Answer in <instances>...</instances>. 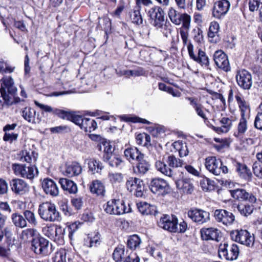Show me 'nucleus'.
I'll return each instance as SVG.
<instances>
[{"label": "nucleus", "instance_id": "f257e3e1", "mask_svg": "<svg viewBox=\"0 0 262 262\" xmlns=\"http://www.w3.org/2000/svg\"><path fill=\"white\" fill-rule=\"evenodd\" d=\"M168 15L173 24L176 25L182 24V27L180 28V34L184 45H187L190 26V16L187 13H180L172 7L169 9Z\"/></svg>", "mask_w": 262, "mask_h": 262}, {"label": "nucleus", "instance_id": "f03ea898", "mask_svg": "<svg viewBox=\"0 0 262 262\" xmlns=\"http://www.w3.org/2000/svg\"><path fill=\"white\" fill-rule=\"evenodd\" d=\"M16 92L13 78L10 76L3 78L0 86V107L4 104L12 105Z\"/></svg>", "mask_w": 262, "mask_h": 262}, {"label": "nucleus", "instance_id": "7ed1b4c3", "mask_svg": "<svg viewBox=\"0 0 262 262\" xmlns=\"http://www.w3.org/2000/svg\"><path fill=\"white\" fill-rule=\"evenodd\" d=\"M158 225L160 228L171 232L183 233L187 228V224L185 221H182L178 224L176 217H170L168 215H163L158 222Z\"/></svg>", "mask_w": 262, "mask_h": 262}, {"label": "nucleus", "instance_id": "20e7f679", "mask_svg": "<svg viewBox=\"0 0 262 262\" xmlns=\"http://www.w3.org/2000/svg\"><path fill=\"white\" fill-rule=\"evenodd\" d=\"M38 213L40 217L46 222H59L61 219L56 205L50 202H46L40 204Z\"/></svg>", "mask_w": 262, "mask_h": 262}, {"label": "nucleus", "instance_id": "39448f33", "mask_svg": "<svg viewBox=\"0 0 262 262\" xmlns=\"http://www.w3.org/2000/svg\"><path fill=\"white\" fill-rule=\"evenodd\" d=\"M166 162L168 164L169 167L164 162L160 160L156 162L155 167L158 171L169 177H172L173 176V171L170 167L178 168L182 167L183 165L182 160L172 155L168 156Z\"/></svg>", "mask_w": 262, "mask_h": 262}, {"label": "nucleus", "instance_id": "423d86ee", "mask_svg": "<svg viewBox=\"0 0 262 262\" xmlns=\"http://www.w3.org/2000/svg\"><path fill=\"white\" fill-rule=\"evenodd\" d=\"M105 211L110 214L120 215L131 211L129 205L128 207L125 205L123 201L112 199L104 205Z\"/></svg>", "mask_w": 262, "mask_h": 262}, {"label": "nucleus", "instance_id": "0eeeda50", "mask_svg": "<svg viewBox=\"0 0 262 262\" xmlns=\"http://www.w3.org/2000/svg\"><path fill=\"white\" fill-rule=\"evenodd\" d=\"M205 165L206 169L215 176H220L229 172L228 168L223 164L221 160L214 156L207 157L205 159Z\"/></svg>", "mask_w": 262, "mask_h": 262}, {"label": "nucleus", "instance_id": "6e6552de", "mask_svg": "<svg viewBox=\"0 0 262 262\" xmlns=\"http://www.w3.org/2000/svg\"><path fill=\"white\" fill-rule=\"evenodd\" d=\"M12 168L16 176L30 180L33 179L38 173L36 167L30 164L15 163L12 165Z\"/></svg>", "mask_w": 262, "mask_h": 262}, {"label": "nucleus", "instance_id": "1a4fd4ad", "mask_svg": "<svg viewBox=\"0 0 262 262\" xmlns=\"http://www.w3.org/2000/svg\"><path fill=\"white\" fill-rule=\"evenodd\" d=\"M218 253L221 258L228 260H233L237 259L238 256L239 248L236 244L229 245L225 243L223 244H220Z\"/></svg>", "mask_w": 262, "mask_h": 262}, {"label": "nucleus", "instance_id": "9d476101", "mask_svg": "<svg viewBox=\"0 0 262 262\" xmlns=\"http://www.w3.org/2000/svg\"><path fill=\"white\" fill-rule=\"evenodd\" d=\"M231 237L233 241L248 247L254 244V236L246 230L233 231L231 233Z\"/></svg>", "mask_w": 262, "mask_h": 262}, {"label": "nucleus", "instance_id": "9b49d317", "mask_svg": "<svg viewBox=\"0 0 262 262\" xmlns=\"http://www.w3.org/2000/svg\"><path fill=\"white\" fill-rule=\"evenodd\" d=\"M230 5V3L228 0L216 1L212 9V16L216 19H222L228 12Z\"/></svg>", "mask_w": 262, "mask_h": 262}, {"label": "nucleus", "instance_id": "f8f14e48", "mask_svg": "<svg viewBox=\"0 0 262 262\" xmlns=\"http://www.w3.org/2000/svg\"><path fill=\"white\" fill-rule=\"evenodd\" d=\"M151 191L158 195H165L170 191L168 183L161 178L152 179L149 184Z\"/></svg>", "mask_w": 262, "mask_h": 262}, {"label": "nucleus", "instance_id": "ddd939ff", "mask_svg": "<svg viewBox=\"0 0 262 262\" xmlns=\"http://www.w3.org/2000/svg\"><path fill=\"white\" fill-rule=\"evenodd\" d=\"M32 249L37 254L46 255L51 252L49 242L43 237H37L32 241Z\"/></svg>", "mask_w": 262, "mask_h": 262}, {"label": "nucleus", "instance_id": "4468645a", "mask_svg": "<svg viewBox=\"0 0 262 262\" xmlns=\"http://www.w3.org/2000/svg\"><path fill=\"white\" fill-rule=\"evenodd\" d=\"M186 45L187 46L188 52L191 59L202 66L205 67L209 66V59L204 51L201 49H199L198 55H196L194 53L193 45L188 40Z\"/></svg>", "mask_w": 262, "mask_h": 262}, {"label": "nucleus", "instance_id": "2eb2a0df", "mask_svg": "<svg viewBox=\"0 0 262 262\" xmlns=\"http://www.w3.org/2000/svg\"><path fill=\"white\" fill-rule=\"evenodd\" d=\"M214 217L217 222L227 226L231 225L235 221L234 214L225 209H216L214 212Z\"/></svg>", "mask_w": 262, "mask_h": 262}, {"label": "nucleus", "instance_id": "dca6fc26", "mask_svg": "<svg viewBox=\"0 0 262 262\" xmlns=\"http://www.w3.org/2000/svg\"><path fill=\"white\" fill-rule=\"evenodd\" d=\"M236 79L238 85L244 90H249L252 86V76L246 70H241L237 72Z\"/></svg>", "mask_w": 262, "mask_h": 262}, {"label": "nucleus", "instance_id": "f3484780", "mask_svg": "<svg viewBox=\"0 0 262 262\" xmlns=\"http://www.w3.org/2000/svg\"><path fill=\"white\" fill-rule=\"evenodd\" d=\"M188 216L198 224H203L210 220V213L202 209H191L188 211Z\"/></svg>", "mask_w": 262, "mask_h": 262}, {"label": "nucleus", "instance_id": "a211bd4d", "mask_svg": "<svg viewBox=\"0 0 262 262\" xmlns=\"http://www.w3.org/2000/svg\"><path fill=\"white\" fill-rule=\"evenodd\" d=\"M213 59L217 67L222 69L225 72H229L231 70L229 61L227 55L221 50L215 52L213 55Z\"/></svg>", "mask_w": 262, "mask_h": 262}, {"label": "nucleus", "instance_id": "6ab92c4d", "mask_svg": "<svg viewBox=\"0 0 262 262\" xmlns=\"http://www.w3.org/2000/svg\"><path fill=\"white\" fill-rule=\"evenodd\" d=\"M232 196L237 200L241 201H247L251 203H255L256 198L252 193L247 192L244 189H236L230 190Z\"/></svg>", "mask_w": 262, "mask_h": 262}, {"label": "nucleus", "instance_id": "aec40b11", "mask_svg": "<svg viewBox=\"0 0 262 262\" xmlns=\"http://www.w3.org/2000/svg\"><path fill=\"white\" fill-rule=\"evenodd\" d=\"M12 190L16 194H23L29 190L28 184L23 180L13 179L10 182Z\"/></svg>", "mask_w": 262, "mask_h": 262}, {"label": "nucleus", "instance_id": "412c9836", "mask_svg": "<svg viewBox=\"0 0 262 262\" xmlns=\"http://www.w3.org/2000/svg\"><path fill=\"white\" fill-rule=\"evenodd\" d=\"M42 187L47 194L55 196L59 194V189L57 184L51 179H45L42 183Z\"/></svg>", "mask_w": 262, "mask_h": 262}, {"label": "nucleus", "instance_id": "4be33fe9", "mask_svg": "<svg viewBox=\"0 0 262 262\" xmlns=\"http://www.w3.org/2000/svg\"><path fill=\"white\" fill-rule=\"evenodd\" d=\"M82 170V167L79 163L74 162L66 164L62 172L64 175L71 177L79 175L81 173Z\"/></svg>", "mask_w": 262, "mask_h": 262}, {"label": "nucleus", "instance_id": "5701e85b", "mask_svg": "<svg viewBox=\"0 0 262 262\" xmlns=\"http://www.w3.org/2000/svg\"><path fill=\"white\" fill-rule=\"evenodd\" d=\"M124 155L126 159L130 162L138 161L144 158V155L139 149L135 147H128L124 150Z\"/></svg>", "mask_w": 262, "mask_h": 262}, {"label": "nucleus", "instance_id": "b1692460", "mask_svg": "<svg viewBox=\"0 0 262 262\" xmlns=\"http://www.w3.org/2000/svg\"><path fill=\"white\" fill-rule=\"evenodd\" d=\"M177 187L183 193L191 194L194 190V186L191 180L187 178L182 179L176 182Z\"/></svg>", "mask_w": 262, "mask_h": 262}, {"label": "nucleus", "instance_id": "393cba45", "mask_svg": "<svg viewBox=\"0 0 262 262\" xmlns=\"http://www.w3.org/2000/svg\"><path fill=\"white\" fill-rule=\"evenodd\" d=\"M234 166L236 171L240 178L247 181L251 180L252 174L250 169L245 164L236 162Z\"/></svg>", "mask_w": 262, "mask_h": 262}, {"label": "nucleus", "instance_id": "a878e982", "mask_svg": "<svg viewBox=\"0 0 262 262\" xmlns=\"http://www.w3.org/2000/svg\"><path fill=\"white\" fill-rule=\"evenodd\" d=\"M202 238L204 240H217L220 232L215 228H202L201 230Z\"/></svg>", "mask_w": 262, "mask_h": 262}, {"label": "nucleus", "instance_id": "bb28decb", "mask_svg": "<svg viewBox=\"0 0 262 262\" xmlns=\"http://www.w3.org/2000/svg\"><path fill=\"white\" fill-rule=\"evenodd\" d=\"M219 126H212V129L217 133H226L231 128L232 125V120L227 117H223L220 120Z\"/></svg>", "mask_w": 262, "mask_h": 262}, {"label": "nucleus", "instance_id": "cd10ccee", "mask_svg": "<svg viewBox=\"0 0 262 262\" xmlns=\"http://www.w3.org/2000/svg\"><path fill=\"white\" fill-rule=\"evenodd\" d=\"M90 190L91 193L97 196H103L105 193V188L103 183L99 180H95L90 185Z\"/></svg>", "mask_w": 262, "mask_h": 262}, {"label": "nucleus", "instance_id": "c85d7f7f", "mask_svg": "<svg viewBox=\"0 0 262 262\" xmlns=\"http://www.w3.org/2000/svg\"><path fill=\"white\" fill-rule=\"evenodd\" d=\"M59 183L62 189L69 193L74 194L77 192V185L73 181L66 178H61L59 180Z\"/></svg>", "mask_w": 262, "mask_h": 262}, {"label": "nucleus", "instance_id": "c756f323", "mask_svg": "<svg viewBox=\"0 0 262 262\" xmlns=\"http://www.w3.org/2000/svg\"><path fill=\"white\" fill-rule=\"evenodd\" d=\"M187 99L190 101V104L194 108L197 115L203 118L205 121L208 120L205 114V111L208 112L207 110L205 109L203 106L197 102L196 99L192 97H188Z\"/></svg>", "mask_w": 262, "mask_h": 262}, {"label": "nucleus", "instance_id": "7c9ffc66", "mask_svg": "<svg viewBox=\"0 0 262 262\" xmlns=\"http://www.w3.org/2000/svg\"><path fill=\"white\" fill-rule=\"evenodd\" d=\"M235 99L240 109L241 117L249 118L250 108L249 104L239 95H236Z\"/></svg>", "mask_w": 262, "mask_h": 262}, {"label": "nucleus", "instance_id": "2f4dec72", "mask_svg": "<svg viewBox=\"0 0 262 262\" xmlns=\"http://www.w3.org/2000/svg\"><path fill=\"white\" fill-rule=\"evenodd\" d=\"M249 118L241 117L237 126V129L234 136L239 139H242L248 129L247 120Z\"/></svg>", "mask_w": 262, "mask_h": 262}, {"label": "nucleus", "instance_id": "473e14b6", "mask_svg": "<svg viewBox=\"0 0 262 262\" xmlns=\"http://www.w3.org/2000/svg\"><path fill=\"white\" fill-rule=\"evenodd\" d=\"M138 209L143 215H155L156 207L146 202H140L137 204Z\"/></svg>", "mask_w": 262, "mask_h": 262}, {"label": "nucleus", "instance_id": "72a5a7b5", "mask_svg": "<svg viewBox=\"0 0 262 262\" xmlns=\"http://www.w3.org/2000/svg\"><path fill=\"white\" fill-rule=\"evenodd\" d=\"M23 117L28 122L31 123H36L38 120L36 117V111L31 107H25L22 111Z\"/></svg>", "mask_w": 262, "mask_h": 262}, {"label": "nucleus", "instance_id": "f704fd0d", "mask_svg": "<svg viewBox=\"0 0 262 262\" xmlns=\"http://www.w3.org/2000/svg\"><path fill=\"white\" fill-rule=\"evenodd\" d=\"M138 162L136 167L134 168L135 172L139 174L146 173L150 169L149 163L144 158L137 161Z\"/></svg>", "mask_w": 262, "mask_h": 262}, {"label": "nucleus", "instance_id": "c9c22d12", "mask_svg": "<svg viewBox=\"0 0 262 262\" xmlns=\"http://www.w3.org/2000/svg\"><path fill=\"white\" fill-rule=\"evenodd\" d=\"M38 154L34 150L31 149H26L21 151L20 160L30 163L32 161H36L37 159Z\"/></svg>", "mask_w": 262, "mask_h": 262}, {"label": "nucleus", "instance_id": "e433bc0d", "mask_svg": "<svg viewBox=\"0 0 262 262\" xmlns=\"http://www.w3.org/2000/svg\"><path fill=\"white\" fill-rule=\"evenodd\" d=\"M147 15L152 19H160L164 18V12L162 8L154 6L151 8L147 12Z\"/></svg>", "mask_w": 262, "mask_h": 262}, {"label": "nucleus", "instance_id": "4c0bfd02", "mask_svg": "<svg viewBox=\"0 0 262 262\" xmlns=\"http://www.w3.org/2000/svg\"><path fill=\"white\" fill-rule=\"evenodd\" d=\"M106 159L104 161L108 163L112 167L122 169L125 165L124 161L121 158L115 155L110 157H106Z\"/></svg>", "mask_w": 262, "mask_h": 262}, {"label": "nucleus", "instance_id": "58836bf2", "mask_svg": "<svg viewBox=\"0 0 262 262\" xmlns=\"http://www.w3.org/2000/svg\"><path fill=\"white\" fill-rule=\"evenodd\" d=\"M174 148L179 151L180 157L183 158L188 156L189 149L187 144L185 142L178 141L174 142L173 144Z\"/></svg>", "mask_w": 262, "mask_h": 262}, {"label": "nucleus", "instance_id": "ea45409f", "mask_svg": "<svg viewBox=\"0 0 262 262\" xmlns=\"http://www.w3.org/2000/svg\"><path fill=\"white\" fill-rule=\"evenodd\" d=\"M88 160V164L89 170L93 174L100 173L101 171L103 168V166L100 161L95 159H90Z\"/></svg>", "mask_w": 262, "mask_h": 262}, {"label": "nucleus", "instance_id": "a19ab883", "mask_svg": "<svg viewBox=\"0 0 262 262\" xmlns=\"http://www.w3.org/2000/svg\"><path fill=\"white\" fill-rule=\"evenodd\" d=\"M97 127V124L94 120L85 118L81 128L84 129L86 132L91 133L95 130Z\"/></svg>", "mask_w": 262, "mask_h": 262}, {"label": "nucleus", "instance_id": "79ce46f5", "mask_svg": "<svg viewBox=\"0 0 262 262\" xmlns=\"http://www.w3.org/2000/svg\"><path fill=\"white\" fill-rule=\"evenodd\" d=\"M11 219L14 225L20 228H23L27 226V223L24 216L15 213L12 214Z\"/></svg>", "mask_w": 262, "mask_h": 262}, {"label": "nucleus", "instance_id": "37998d69", "mask_svg": "<svg viewBox=\"0 0 262 262\" xmlns=\"http://www.w3.org/2000/svg\"><path fill=\"white\" fill-rule=\"evenodd\" d=\"M141 243V239L140 237L136 234H134L128 237L127 245V247L130 249L135 250L139 247Z\"/></svg>", "mask_w": 262, "mask_h": 262}, {"label": "nucleus", "instance_id": "c03bdc74", "mask_svg": "<svg viewBox=\"0 0 262 262\" xmlns=\"http://www.w3.org/2000/svg\"><path fill=\"white\" fill-rule=\"evenodd\" d=\"M125 247L124 246L120 245L117 247L113 253L114 260L116 262L122 261L125 256Z\"/></svg>", "mask_w": 262, "mask_h": 262}, {"label": "nucleus", "instance_id": "a18cd8bd", "mask_svg": "<svg viewBox=\"0 0 262 262\" xmlns=\"http://www.w3.org/2000/svg\"><path fill=\"white\" fill-rule=\"evenodd\" d=\"M69 252L64 249H61L56 252L53 257V262H66L67 256H69Z\"/></svg>", "mask_w": 262, "mask_h": 262}, {"label": "nucleus", "instance_id": "49530a36", "mask_svg": "<svg viewBox=\"0 0 262 262\" xmlns=\"http://www.w3.org/2000/svg\"><path fill=\"white\" fill-rule=\"evenodd\" d=\"M237 208L242 215L247 216L252 213L254 207L249 204H241L237 206Z\"/></svg>", "mask_w": 262, "mask_h": 262}, {"label": "nucleus", "instance_id": "de8ad7c7", "mask_svg": "<svg viewBox=\"0 0 262 262\" xmlns=\"http://www.w3.org/2000/svg\"><path fill=\"white\" fill-rule=\"evenodd\" d=\"M108 178L112 184H118L123 181V176L120 172H109Z\"/></svg>", "mask_w": 262, "mask_h": 262}, {"label": "nucleus", "instance_id": "09e8293b", "mask_svg": "<svg viewBox=\"0 0 262 262\" xmlns=\"http://www.w3.org/2000/svg\"><path fill=\"white\" fill-rule=\"evenodd\" d=\"M43 234L50 238L51 239H55V226L54 225H47L42 228Z\"/></svg>", "mask_w": 262, "mask_h": 262}, {"label": "nucleus", "instance_id": "8fccbe9b", "mask_svg": "<svg viewBox=\"0 0 262 262\" xmlns=\"http://www.w3.org/2000/svg\"><path fill=\"white\" fill-rule=\"evenodd\" d=\"M141 180L136 178H129L126 182V186L127 189L129 192H133L135 191L137 186H138L137 184H139V181H141Z\"/></svg>", "mask_w": 262, "mask_h": 262}, {"label": "nucleus", "instance_id": "3c124183", "mask_svg": "<svg viewBox=\"0 0 262 262\" xmlns=\"http://www.w3.org/2000/svg\"><path fill=\"white\" fill-rule=\"evenodd\" d=\"M24 216L26 221H28L31 225L33 226H36L37 225V222L36 216L33 212L30 210H25L24 212Z\"/></svg>", "mask_w": 262, "mask_h": 262}, {"label": "nucleus", "instance_id": "603ef678", "mask_svg": "<svg viewBox=\"0 0 262 262\" xmlns=\"http://www.w3.org/2000/svg\"><path fill=\"white\" fill-rule=\"evenodd\" d=\"M220 29L219 24L216 21L210 23L208 36L210 38H213L217 34Z\"/></svg>", "mask_w": 262, "mask_h": 262}, {"label": "nucleus", "instance_id": "864d4df0", "mask_svg": "<svg viewBox=\"0 0 262 262\" xmlns=\"http://www.w3.org/2000/svg\"><path fill=\"white\" fill-rule=\"evenodd\" d=\"M130 18L135 24L140 25L143 23V18L139 10H135L130 14Z\"/></svg>", "mask_w": 262, "mask_h": 262}, {"label": "nucleus", "instance_id": "5fc2aeb1", "mask_svg": "<svg viewBox=\"0 0 262 262\" xmlns=\"http://www.w3.org/2000/svg\"><path fill=\"white\" fill-rule=\"evenodd\" d=\"M36 230L34 229H26L23 230L20 235V238L24 241H27L35 234Z\"/></svg>", "mask_w": 262, "mask_h": 262}, {"label": "nucleus", "instance_id": "6e6d98bb", "mask_svg": "<svg viewBox=\"0 0 262 262\" xmlns=\"http://www.w3.org/2000/svg\"><path fill=\"white\" fill-rule=\"evenodd\" d=\"M72 113V112L70 111L57 108H55L54 111V114L57 115L59 117L62 119H67L68 120H70V118H71Z\"/></svg>", "mask_w": 262, "mask_h": 262}, {"label": "nucleus", "instance_id": "4d7b16f0", "mask_svg": "<svg viewBox=\"0 0 262 262\" xmlns=\"http://www.w3.org/2000/svg\"><path fill=\"white\" fill-rule=\"evenodd\" d=\"M104 146V155H103V160L106 159V157H110L114 155L113 154V152L114 151V148L112 146V145L110 144V143H105L103 144Z\"/></svg>", "mask_w": 262, "mask_h": 262}, {"label": "nucleus", "instance_id": "13d9d810", "mask_svg": "<svg viewBox=\"0 0 262 262\" xmlns=\"http://www.w3.org/2000/svg\"><path fill=\"white\" fill-rule=\"evenodd\" d=\"M253 171L256 177L262 179V163L255 162L252 166Z\"/></svg>", "mask_w": 262, "mask_h": 262}, {"label": "nucleus", "instance_id": "bf43d9fd", "mask_svg": "<svg viewBox=\"0 0 262 262\" xmlns=\"http://www.w3.org/2000/svg\"><path fill=\"white\" fill-rule=\"evenodd\" d=\"M121 119L128 122H141L144 124H149V122L144 119H141L137 117H130L126 115H123L121 117Z\"/></svg>", "mask_w": 262, "mask_h": 262}, {"label": "nucleus", "instance_id": "052dcab7", "mask_svg": "<svg viewBox=\"0 0 262 262\" xmlns=\"http://www.w3.org/2000/svg\"><path fill=\"white\" fill-rule=\"evenodd\" d=\"M136 189L134 191V194L137 197H142L144 195V186L143 181H139V184H137Z\"/></svg>", "mask_w": 262, "mask_h": 262}, {"label": "nucleus", "instance_id": "680f3d73", "mask_svg": "<svg viewBox=\"0 0 262 262\" xmlns=\"http://www.w3.org/2000/svg\"><path fill=\"white\" fill-rule=\"evenodd\" d=\"M260 4H262V0L250 1L249 2V10L251 12L257 10Z\"/></svg>", "mask_w": 262, "mask_h": 262}, {"label": "nucleus", "instance_id": "e2e57ef3", "mask_svg": "<svg viewBox=\"0 0 262 262\" xmlns=\"http://www.w3.org/2000/svg\"><path fill=\"white\" fill-rule=\"evenodd\" d=\"M50 130L52 133H62L63 132H67L70 131V128L66 125H61L51 127L50 128Z\"/></svg>", "mask_w": 262, "mask_h": 262}, {"label": "nucleus", "instance_id": "0e129e2a", "mask_svg": "<svg viewBox=\"0 0 262 262\" xmlns=\"http://www.w3.org/2000/svg\"><path fill=\"white\" fill-rule=\"evenodd\" d=\"M70 121L79 125L81 127L84 121V118L81 116L75 115L72 113Z\"/></svg>", "mask_w": 262, "mask_h": 262}, {"label": "nucleus", "instance_id": "69168bd1", "mask_svg": "<svg viewBox=\"0 0 262 262\" xmlns=\"http://www.w3.org/2000/svg\"><path fill=\"white\" fill-rule=\"evenodd\" d=\"M60 210L65 215L70 216L72 214L71 209L69 208L68 203L66 202H61L59 205Z\"/></svg>", "mask_w": 262, "mask_h": 262}, {"label": "nucleus", "instance_id": "338daca9", "mask_svg": "<svg viewBox=\"0 0 262 262\" xmlns=\"http://www.w3.org/2000/svg\"><path fill=\"white\" fill-rule=\"evenodd\" d=\"M124 262H140V258L135 252H130L124 259Z\"/></svg>", "mask_w": 262, "mask_h": 262}, {"label": "nucleus", "instance_id": "774afa93", "mask_svg": "<svg viewBox=\"0 0 262 262\" xmlns=\"http://www.w3.org/2000/svg\"><path fill=\"white\" fill-rule=\"evenodd\" d=\"M254 126L259 129L262 130V114L258 113L257 114L255 121H254Z\"/></svg>", "mask_w": 262, "mask_h": 262}]
</instances>
